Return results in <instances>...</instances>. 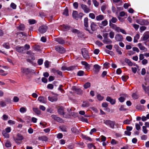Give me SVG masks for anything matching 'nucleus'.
I'll return each mask as SVG.
<instances>
[{"mask_svg":"<svg viewBox=\"0 0 149 149\" xmlns=\"http://www.w3.org/2000/svg\"><path fill=\"white\" fill-rule=\"evenodd\" d=\"M38 100L40 103H45L46 102L47 99L44 97L40 96L38 97Z\"/></svg>","mask_w":149,"mask_h":149,"instance_id":"nucleus-16","label":"nucleus"},{"mask_svg":"<svg viewBox=\"0 0 149 149\" xmlns=\"http://www.w3.org/2000/svg\"><path fill=\"white\" fill-rule=\"evenodd\" d=\"M76 68V67L74 66H70V67H68V71H70V70H74Z\"/></svg>","mask_w":149,"mask_h":149,"instance_id":"nucleus-49","label":"nucleus"},{"mask_svg":"<svg viewBox=\"0 0 149 149\" xmlns=\"http://www.w3.org/2000/svg\"><path fill=\"white\" fill-rule=\"evenodd\" d=\"M90 86L91 83L89 82H87L84 84V87L86 89L89 88Z\"/></svg>","mask_w":149,"mask_h":149,"instance_id":"nucleus-38","label":"nucleus"},{"mask_svg":"<svg viewBox=\"0 0 149 149\" xmlns=\"http://www.w3.org/2000/svg\"><path fill=\"white\" fill-rule=\"evenodd\" d=\"M26 54L29 55V57L31 58L32 61L34 60L35 59V57L34 56V54L31 52V51H28L26 52Z\"/></svg>","mask_w":149,"mask_h":149,"instance_id":"nucleus-17","label":"nucleus"},{"mask_svg":"<svg viewBox=\"0 0 149 149\" xmlns=\"http://www.w3.org/2000/svg\"><path fill=\"white\" fill-rule=\"evenodd\" d=\"M18 28L21 31H22L24 28V26L23 24H21L18 27Z\"/></svg>","mask_w":149,"mask_h":149,"instance_id":"nucleus-40","label":"nucleus"},{"mask_svg":"<svg viewBox=\"0 0 149 149\" xmlns=\"http://www.w3.org/2000/svg\"><path fill=\"white\" fill-rule=\"evenodd\" d=\"M22 72L26 74L29 73L30 72V70L29 68H22Z\"/></svg>","mask_w":149,"mask_h":149,"instance_id":"nucleus-24","label":"nucleus"},{"mask_svg":"<svg viewBox=\"0 0 149 149\" xmlns=\"http://www.w3.org/2000/svg\"><path fill=\"white\" fill-rule=\"evenodd\" d=\"M84 24L85 27L86 28L85 29L87 31H89L90 33L89 30L87 28L88 26V19L87 17H86L84 19Z\"/></svg>","mask_w":149,"mask_h":149,"instance_id":"nucleus-13","label":"nucleus"},{"mask_svg":"<svg viewBox=\"0 0 149 149\" xmlns=\"http://www.w3.org/2000/svg\"><path fill=\"white\" fill-rule=\"evenodd\" d=\"M51 117L54 120L60 123H62L63 122V120L60 117H58L56 115H52Z\"/></svg>","mask_w":149,"mask_h":149,"instance_id":"nucleus-3","label":"nucleus"},{"mask_svg":"<svg viewBox=\"0 0 149 149\" xmlns=\"http://www.w3.org/2000/svg\"><path fill=\"white\" fill-rule=\"evenodd\" d=\"M142 86L145 93L149 96V86H145L143 84H142Z\"/></svg>","mask_w":149,"mask_h":149,"instance_id":"nucleus-20","label":"nucleus"},{"mask_svg":"<svg viewBox=\"0 0 149 149\" xmlns=\"http://www.w3.org/2000/svg\"><path fill=\"white\" fill-rule=\"evenodd\" d=\"M56 41L60 44H63L65 42V41L61 38H57Z\"/></svg>","mask_w":149,"mask_h":149,"instance_id":"nucleus-26","label":"nucleus"},{"mask_svg":"<svg viewBox=\"0 0 149 149\" xmlns=\"http://www.w3.org/2000/svg\"><path fill=\"white\" fill-rule=\"evenodd\" d=\"M48 99L49 101L52 102L56 101L57 100V98L54 97H51L49 96L48 97Z\"/></svg>","mask_w":149,"mask_h":149,"instance_id":"nucleus-30","label":"nucleus"},{"mask_svg":"<svg viewBox=\"0 0 149 149\" xmlns=\"http://www.w3.org/2000/svg\"><path fill=\"white\" fill-rule=\"evenodd\" d=\"M138 46L141 50L144 51L145 52H146L147 50V48L144 46L141 43H138Z\"/></svg>","mask_w":149,"mask_h":149,"instance_id":"nucleus-15","label":"nucleus"},{"mask_svg":"<svg viewBox=\"0 0 149 149\" xmlns=\"http://www.w3.org/2000/svg\"><path fill=\"white\" fill-rule=\"evenodd\" d=\"M24 139L22 135L20 134H17V137L16 139H15L14 140L16 143L19 144H20V143L18 142V141H22Z\"/></svg>","mask_w":149,"mask_h":149,"instance_id":"nucleus-6","label":"nucleus"},{"mask_svg":"<svg viewBox=\"0 0 149 149\" xmlns=\"http://www.w3.org/2000/svg\"><path fill=\"white\" fill-rule=\"evenodd\" d=\"M58 112L60 115H64L65 113L64 112V108L62 107H59L58 109Z\"/></svg>","mask_w":149,"mask_h":149,"instance_id":"nucleus-18","label":"nucleus"},{"mask_svg":"<svg viewBox=\"0 0 149 149\" xmlns=\"http://www.w3.org/2000/svg\"><path fill=\"white\" fill-rule=\"evenodd\" d=\"M29 22L31 24H34L36 23V21L35 20L32 19H29Z\"/></svg>","mask_w":149,"mask_h":149,"instance_id":"nucleus-45","label":"nucleus"},{"mask_svg":"<svg viewBox=\"0 0 149 149\" xmlns=\"http://www.w3.org/2000/svg\"><path fill=\"white\" fill-rule=\"evenodd\" d=\"M16 6V5L13 3H12L10 4V7L13 9H15Z\"/></svg>","mask_w":149,"mask_h":149,"instance_id":"nucleus-61","label":"nucleus"},{"mask_svg":"<svg viewBox=\"0 0 149 149\" xmlns=\"http://www.w3.org/2000/svg\"><path fill=\"white\" fill-rule=\"evenodd\" d=\"M93 70L94 71L97 73L99 71L100 68V67L97 64H95L93 66Z\"/></svg>","mask_w":149,"mask_h":149,"instance_id":"nucleus-21","label":"nucleus"},{"mask_svg":"<svg viewBox=\"0 0 149 149\" xmlns=\"http://www.w3.org/2000/svg\"><path fill=\"white\" fill-rule=\"evenodd\" d=\"M7 132H6L5 131H3L2 132V134L6 138H8L9 137V134Z\"/></svg>","mask_w":149,"mask_h":149,"instance_id":"nucleus-36","label":"nucleus"},{"mask_svg":"<svg viewBox=\"0 0 149 149\" xmlns=\"http://www.w3.org/2000/svg\"><path fill=\"white\" fill-rule=\"evenodd\" d=\"M82 54L84 58L86 60H88L90 58V56L88 54V50L85 48H82L81 49Z\"/></svg>","mask_w":149,"mask_h":149,"instance_id":"nucleus-1","label":"nucleus"},{"mask_svg":"<svg viewBox=\"0 0 149 149\" xmlns=\"http://www.w3.org/2000/svg\"><path fill=\"white\" fill-rule=\"evenodd\" d=\"M131 121V120H129L128 119H127L123 121V123L124 124H127V125L130 124Z\"/></svg>","mask_w":149,"mask_h":149,"instance_id":"nucleus-41","label":"nucleus"},{"mask_svg":"<svg viewBox=\"0 0 149 149\" xmlns=\"http://www.w3.org/2000/svg\"><path fill=\"white\" fill-rule=\"evenodd\" d=\"M109 63L107 62H106L103 65L105 68H108L109 67Z\"/></svg>","mask_w":149,"mask_h":149,"instance_id":"nucleus-52","label":"nucleus"},{"mask_svg":"<svg viewBox=\"0 0 149 149\" xmlns=\"http://www.w3.org/2000/svg\"><path fill=\"white\" fill-rule=\"evenodd\" d=\"M104 19V16L103 15H99L96 17V19L97 21H100Z\"/></svg>","mask_w":149,"mask_h":149,"instance_id":"nucleus-28","label":"nucleus"},{"mask_svg":"<svg viewBox=\"0 0 149 149\" xmlns=\"http://www.w3.org/2000/svg\"><path fill=\"white\" fill-rule=\"evenodd\" d=\"M109 35V38L111 39H113L114 37L115 33L113 31H110Z\"/></svg>","mask_w":149,"mask_h":149,"instance_id":"nucleus-31","label":"nucleus"},{"mask_svg":"<svg viewBox=\"0 0 149 149\" xmlns=\"http://www.w3.org/2000/svg\"><path fill=\"white\" fill-rule=\"evenodd\" d=\"M47 29V26L45 25H43L39 27L38 31L40 33H43L46 32Z\"/></svg>","mask_w":149,"mask_h":149,"instance_id":"nucleus-4","label":"nucleus"},{"mask_svg":"<svg viewBox=\"0 0 149 149\" xmlns=\"http://www.w3.org/2000/svg\"><path fill=\"white\" fill-rule=\"evenodd\" d=\"M72 16L74 18L78 19V14L77 12L76 11H74L72 13Z\"/></svg>","mask_w":149,"mask_h":149,"instance_id":"nucleus-23","label":"nucleus"},{"mask_svg":"<svg viewBox=\"0 0 149 149\" xmlns=\"http://www.w3.org/2000/svg\"><path fill=\"white\" fill-rule=\"evenodd\" d=\"M149 38V32H146L143 35L141 38L143 41H146Z\"/></svg>","mask_w":149,"mask_h":149,"instance_id":"nucleus-11","label":"nucleus"},{"mask_svg":"<svg viewBox=\"0 0 149 149\" xmlns=\"http://www.w3.org/2000/svg\"><path fill=\"white\" fill-rule=\"evenodd\" d=\"M56 50L60 53H63L65 52L64 48L62 47L57 46L56 47Z\"/></svg>","mask_w":149,"mask_h":149,"instance_id":"nucleus-9","label":"nucleus"},{"mask_svg":"<svg viewBox=\"0 0 149 149\" xmlns=\"http://www.w3.org/2000/svg\"><path fill=\"white\" fill-rule=\"evenodd\" d=\"M33 109L34 112L37 114L39 115L40 114L41 112L40 111L38 108H33Z\"/></svg>","mask_w":149,"mask_h":149,"instance_id":"nucleus-33","label":"nucleus"},{"mask_svg":"<svg viewBox=\"0 0 149 149\" xmlns=\"http://www.w3.org/2000/svg\"><path fill=\"white\" fill-rule=\"evenodd\" d=\"M97 98L99 101H101L104 99V97L101 96L100 94H98L97 96Z\"/></svg>","mask_w":149,"mask_h":149,"instance_id":"nucleus-44","label":"nucleus"},{"mask_svg":"<svg viewBox=\"0 0 149 149\" xmlns=\"http://www.w3.org/2000/svg\"><path fill=\"white\" fill-rule=\"evenodd\" d=\"M102 42L103 43L106 44H110L112 43V41L108 38L104 39L102 40Z\"/></svg>","mask_w":149,"mask_h":149,"instance_id":"nucleus-22","label":"nucleus"},{"mask_svg":"<svg viewBox=\"0 0 149 149\" xmlns=\"http://www.w3.org/2000/svg\"><path fill=\"white\" fill-rule=\"evenodd\" d=\"M84 72L83 71L80 70L77 73V75L79 76H82L84 75Z\"/></svg>","mask_w":149,"mask_h":149,"instance_id":"nucleus-47","label":"nucleus"},{"mask_svg":"<svg viewBox=\"0 0 149 149\" xmlns=\"http://www.w3.org/2000/svg\"><path fill=\"white\" fill-rule=\"evenodd\" d=\"M16 49L17 52L21 53H24L26 51V49L23 47H17Z\"/></svg>","mask_w":149,"mask_h":149,"instance_id":"nucleus-8","label":"nucleus"},{"mask_svg":"<svg viewBox=\"0 0 149 149\" xmlns=\"http://www.w3.org/2000/svg\"><path fill=\"white\" fill-rule=\"evenodd\" d=\"M49 62L48 61H45L44 63L45 65L46 68H48L49 67Z\"/></svg>","mask_w":149,"mask_h":149,"instance_id":"nucleus-53","label":"nucleus"},{"mask_svg":"<svg viewBox=\"0 0 149 149\" xmlns=\"http://www.w3.org/2000/svg\"><path fill=\"white\" fill-rule=\"evenodd\" d=\"M140 35L139 34H137L134 37V42L136 43L138 42V40L139 38Z\"/></svg>","mask_w":149,"mask_h":149,"instance_id":"nucleus-27","label":"nucleus"},{"mask_svg":"<svg viewBox=\"0 0 149 149\" xmlns=\"http://www.w3.org/2000/svg\"><path fill=\"white\" fill-rule=\"evenodd\" d=\"M107 20H105L102 22L100 24V25H102L104 26H106L107 25Z\"/></svg>","mask_w":149,"mask_h":149,"instance_id":"nucleus-39","label":"nucleus"},{"mask_svg":"<svg viewBox=\"0 0 149 149\" xmlns=\"http://www.w3.org/2000/svg\"><path fill=\"white\" fill-rule=\"evenodd\" d=\"M63 14L64 15H65L66 16H68V9L65 8L64 10Z\"/></svg>","mask_w":149,"mask_h":149,"instance_id":"nucleus-48","label":"nucleus"},{"mask_svg":"<svg viewBox=\"0 0 149 149\" xmlns=\"http://www.w3.org/2000/svg\"><path fill=\"white\" fill-rule=\"evenodd\" d=\"M125 62L127 63L130 66H132L133 65L132 63V62L128 58H126L125 59Z\"/></svg>","mask_w":149,"mask_h":149,"instance_id":"nucleus-29","label":"nucleus"},{"mask_svg":"<svg viewBox=\"0 0 149 149\" xmlns=\"http://www.w3.org/2000/svg\"><path fill=\"white\" fill-rule=\"evenodd\" d=\"M135 127L137 130H139L141 129V127L140 126V125H139L137 123H135Z\"/></svg>","mask_w":149,"mask_h":149,"instance_id":"nucleus-58","label":"nucleus"},{"mask_svg":"<svg viewBox=\"0 0 149 149\" xmlns=\"http://www.w3.org/2000/svg\"><path fill=\"white\" fill-rule=\"evenodd\" d=\"M72 89L75 91L76 93L78 95H81L83 93V91L80 88H77L75 86L72 87Z\"/></svg>","mask_w":149,"mask_h":149,"instance_id":"nucleus-7","label":"nucleus"},{"mask_svg":"<svg viewBox=\"0 0 149 149\" xmlns=\"http://www.w3.org/2000/svg\"><path fill=\"white\" fill-rule=\"evenodd\" d=\"M132 97L133 99H137L138 97V95L135 93H134L132 94Z\"/></svg>","mask_w":149,"mask_h":149,"instance_id":"nucleus-56","label":"nucleus"},{"mask_svg":"<svg viewBox=\"0 0 149 149\" xmlns=\"http://www.w3.org/2000/svg\"><path fill=\"white\" fill-rule=\"evenodd\" d=\"M91 30L93 31H94L97 29V26L94 22H91Z\"/></svg>","mask_w":149,"mask_h":149,"instance_id":"nucleus-19","label":"nucleus"},{"mask_svg":"<svg viewBox=\"0 0 149 149\" xmlns=\"http://www.w3.org/2000/svg\"><path fill=\"white\" fill-rule=\"evenodd\" d=\"M142 22L143 24H144L143 25H148V22L146 20L142 19Z\"/></svg>","mask_w":149,"mask_h":149,"instance_id":"nucleus-59","label":"nucleus"},{"mask_svg":"<svg viewBox=\"0 0 149 149\" xmlns=\"http://www.w3.org/2000/svg\"><path fill=\"white\" fill-rule=\"evenodd\" d=\"M62 29L63 31H67L70 29V27L69 26L63 25L62 26Z\"/></svg>","mask_w":149,"mask_h":149,"instance_id":"nucleus-32","label":"nucleus"},{"mask_svg":"<svg viewBox=\"0 0 149 149\" xmlns=\"http://www.w3.org/2000/svg\"><path fill=\"white\" fill-rule=\"evenodd\" d=\"M109 26L113 29L115 30L117 32H120V28L117 26L115 24L110 23Z\"/></svg>","mask_w":149,"mask_h":149,"instance_id":"nucleus-12","label":"nucleus"},{"mask_svg":"<svg viewBox=\"0 0 149 149\" xmlns=\"http://www.w3.org/2000/svg\"><path fill=\"white\" fill-rule=\"evenodd\" d=\"M80 120L83 122H85L87 123H88V119L86 118H85L83 117H81L80 118Z\"/></svg>","mask_w":149,"mask_h":149,"instance_id":"nucleus-37","label":"nucleus"},{"mask_svg":"<svg viewBox=\"0 0 149 149\" xmlns=\"http://www.w3.org/2000/svg\"><path fill=\"white\" fill-rule=\"evenodd\" d=\"M147 136L145 135H143L141 137V139L142 140H146L147 139Z\"/></svg>","mask_w":149,"mask_h":149,"instance_id":"nucleus-62","label":"nucleus"},{"mask_svg":"<svg viewBox=\"0 0 149 149\" xmlns=\"http://www.w3.org/2000/svg\"><path fill=\"white\" fill-rule=\"evenodd\" d=\"M115 39L117 41H121L123 40V38L122 36L119 34H116L115 37Z\"/></svg>","mask_w":149,"mask_h":149,"instance_id":"nucleus-10","label":"nucleus"},{"mask_svg":"<svg viewBox=\"0 0 149 149\" xmlns=\"http://www.w3.org/2000/svg\"><path fill=\"white\" fill-rule=\"evenodd\" d=\"M0 104L1 107H3L6 105L5 102L3 101H1L0 102Z\"/></svg>","mask_w":149,"mask_h":149,"instance_id":"nucleus-63","label":"nucleus"},{"mask_svg":"<svg viewBox=\"0 0 149 149\" xmlns=\"http://www.w3.org/2000/svg\"><path fill=\"white\" fill-rule=\"evenodd\" d=\"M81 7L86 13H88L91 11V9L88 8L87 6L85 5L81 4Z\"/></svg>","mask_w":149,"mask_h":149,"instance_id":"nucleus-5","label":"nucleus"},{"mask_svg":"<svg viewBox=\"0 0 149 149\" xmlns=\"http://www.w3.org/2000/svg\"><path fill=\"white\" fill-rule=\"evenodd\" d=\"M92 1L95 7H97L99 6V3L97 2L96 0H93Z\"/></svg>","mask_w":149,"mask_h":149,"instance_id":"nucleus-42","label":"nucleus"},{"mask_svg":"<svg viewBox=\"0 0 149 149\" xmlns=\"http://www.w3.org/2000/svg\"><path fill=\"white\" fill-rule=\"evenodd\" d=\"M95 44L99 47H101L103 45V44L101 42L97 40L96 41Z\"/></svg>","mask_w":149,"mask_h":149,"instance_id":"nucleus-46","label":"nucleus"},{"mask_svg":"<svg viewBox=\"0 0 149 149\" xmlns=\"http://www.w3.org/2000/svg\"><path fill=\"white\" fill-rule=\"evenodd\" d=\"M71 31L73 33H79V31L77 29H72Z\"/></svg>","mask_w":149,"mask_h":149,"instance_id":"nucleus-64","label":"nucleus"},{"mask_svg":"<svg viewBox=\"0 0 149 149\" xmlns=\"http://www.w3.org/2000/svg\"><path fill=\"white\" fill-rule=\"evenodd\" d=\"M81 64L85 66V68L87 70H89L90 69V65L87 62L85 61H82Z\"/></svg>","mask_w":149,"mask_h":149,"instance_id":"nucleus-25","label":"nucleus"},{"mask_svg":"<svg viewBox=\"0 0 149 149\" xmlns=\"http://www.w3.org/2000/svg\"><path fill=\"white\" fill-rule=\"evenodd\" d=\"M27 111V109L25 107H22L19 109V111L20 112L23 113Z\"/></svg>","mask_w":149,"mask_h":149,"instance_id":"nucleus-34","label":"nucleus"},{"mask_svg":"<svg viewBox=\"0 0 149 149\" xmlns=\"http://www.w3.org/2000/svg\"><path fill=\"white\" fill-rule=\"evenodd\" d=\"M5 146L6 147L8 148L10 147L11 146V144L10 142L7 141L5 143Z\"/></svg>","mask_w":149,"mask_h":149,"instance_id":"nucleus-50","label":"nucleus"},{"mask_svg":"<svg viewBox=\"0 0 149 149\" xmlns=\"http://www.w3.org/2000/svg\"><path fill=\"white\" fill-rule=\"evenodd\" d=\"M89 17L92 19H94L95 17V15L93 13H90L89 15Z\"/></svg>","mask_w":149,"mask_h":149,"instance_id":"nucleus-57","label":"nucleus"},{"mask_svg":"<svg viewBox=\"0 0 149 149\" xmlns=\"http://www.w3.org/2000/svg\"><path fill=\"white\" fill-rule=\"evenodd\" d=\"M128 77L127 76H123L121 78L123 81H126L128 79Z\"/></svg>","mask_w":149,"mask_h":149,"instance_id":"nucleus-55","label":"nucleus"},{"mask_svg":"<svg viewBox=\"0 0 149 149\" xmlns=\"http://www.w3.org/2000/svg\"><path fill=\"white\" fill-rule=\"evenodd\" d=\"M89 106V103L86 101L84 102H83V104H82V106L83 107H87Z\"/></svg>","mask_w":149,"mask_h":149,"instance_id":"nucleus-35","label":"nucleus"},{"mask_svg":"<svg viewBox=\"0 0 149 149\" xmlns=\"http://www.w3.org/2000/svg\"><path fill=\"white\" fill-rule=\"evenodd\" d=\"M106 100L112 104H114L116 102V100L115 99H112L110 97L107 96L106 99Z\"/></svg>","mask_w":149,"mask_h":149,"instance_id":"nucleus-14","label":"nucleus"},{"mask_svg":"<svg viewBox=\"0 0 149 149\" xmlns=\"http://www.w3.org/2000/svg\"><path fill=\"white\" fill-rule=\"evenodd\" d=\"M143 131L144 133L146 134L147 133L148 130H147L146 127L145 126H143L142 127Z\"/></svg>","mask_w":149,"mask_h":149,"instance_id":"nucleus-43","label":"nucleus"},{"mask_svg":"<svg viewBox=\"0 0 149 149\" xmlns=\"http://www.w3.org/2000/svg\"><path fill=\"white\" fill-rule=\"evenodd\" d=\"M104 123L107 125H109V127L112 129H114L115 122L114 121L109 120H107L104 121Z\"/></svg>","mask_w":149,"mask_h":149,"instance_id":"nucleus-2","label":"nucleus"},{"mask_svg":"<svg viewBox=\"0 0 149 149\" xmlns=\"http://www.w3.org/2000/svg\"><path fill=\"white\" fill-rule=\"evenodd\" d=\"M3 46L6 49H9L10 48L9 44L7 43H4L3 44Z\"/></svg>","mask_w":149,"mask_h":149,"instance_id":"nucleus-51","label":"nucleus"},{"mask_svg":"<svg viewBox=\"0 0 149 149\" xmlns=\"http://www.w3.org/2000/svg\"><path fill=\"white\" fill-rule=\"evenodd\" d=\"M107 5H102L101 7V9L103 12H104L107 8Z\"/></svg>","mask_w":149,"mask_h":149,"instance_id":"nucleus-60","label":"nucleus"},{"mask_svg":"<svg viewBox=\"0 0 149 149\" xmlns=\"http://www.w3.org/2000/svg\"><path fill=\"white\" fill-rule=\"evenodd\" d=\"M43 62V60L42 59H39L38 61V63L39 65H40L42 64Z\"/></svg>","mask_w":149,"mask_h":149,"instance_id":"nucleus-54","label":"nucleus"}]
</instances>
